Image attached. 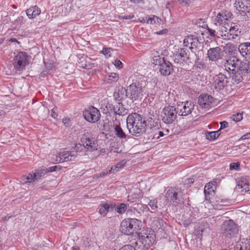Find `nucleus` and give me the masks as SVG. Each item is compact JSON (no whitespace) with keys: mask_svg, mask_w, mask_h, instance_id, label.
Here are the masks:
<instances>
[{"mask_svg":"<svg viewBox=\"0 0 250 250\" xmlns=\"http://www.w3.org/2000/svg\"><path fill=\"white\" fill-rule=\"evenodd\" d=\"M80 143L76 144L75 149L77 151H81L83 147L87 151L92 152L98 149V143L96 140L88 133L83 134L80 139Z\"/></svg>","mask_w":250,"mask_h":250,"instance_id":"nucleus-3","label":"nucleus"},{"mask_svg":"<svg viewBox=\"0 0 250 250\" xmlns=\"http://www.w3.org/2000/svg\"><path fill=\"white\" fill-rule=\"evenodd\" d=\"M235 7L240 14L245 16L250 14V0H235Z\"/></svg>","mask_w":250,"mask_h":250,"instance_id":"nucleus-13","label":"nucleus"},{"mask_svg":"<svg viewBox=\"0 0 250 250\" xmlns=\"http://www.w3.org/2000/svg\"><path fill=\"white\" fill-rule=\"evenodd\" d=\"M165 197L167 202L170 204L178 205L181 201L178 195L177 190L172 188H170L167 191Z\"/></svg>","mask_w":250,"mask_h":250,"instance_id":"nucleus-14","label":"nucleus"},{"mask_svg":"<svg viewBox=\"0 0 250 250\" xmlns=\"http://www.w3.org/2000/svg\"><path fill=\"white\" fill-rule=\"evenodd\" d=\"M155 128L149 126L146 121L142 123V140L144 143H147L150 140L152 139L154 136V130Z\"/></svg>","mask_w":250,"mask_h":250,"instance_id":"nucleus-10","label":"nucleus"},{"mask_svg":"<svg viewBox=\"0 0 250 250\" xmlns=\"http://www.w3.org/2000/svg\"><path fill=\"white\" fill-rule=\"evenodd\" d=\"M57 110V108L54 107L51 110V115L52 117H53L54 119H57L58 117V114L56 113Z\"/></svg>","mask_w":250,"mask_h":250,"instance_id":"nucleus-56","label":"nucleus"},{"mask_svg":"<svg viewBox=\"0 0 250 250\" xmlns=\"http://www.w3.org/2000/svg\"><path fill=\"white\" fill-rule=\"evenodd\" d=\"M213 98L208 94L201 95L198 98V103L202 108L209 109L211 107Z\"/></svg>","mask_w":250,"mask_h":250,"instance_id":"nucleus-17","label":"nucleus"},{"mask_svg":"<svg viewBox=\"0 0 250 250\" xmlns=\"http://www.w3.org/2000/svg\"><path fill=\"white\" fill-rule=\"evenodd\" d=\"M77 151H69L67 149H63L59 153V160H57L59 163L68 162L73 160L77 155Z\"/></svg>","mask_w":250,"mask_h":250,"instance_id":"nucleus-15","label":"nucleus"},{"mask_svg":"<svg viewBox=\"0 0 250 250\" xmlns=\"http://www.w3.org/2000/svg\"><path fill=\"white\" fill-rule=\"evenodd\" d=\"M110 50V48H103L102 53L106 57H109L111 56Z\"/></svg>","mask_w":250,"mask_h":250,"instance_id":"nucleus-50","label":"nucleus"},{"mask_svg":"<svg viewBox=\"0 0 250 250\" xmlns=\"http://www.w3.org/2000/svg\"><path fill=\"white\" fill-rule=\"evenodd\" d=\"M238 189H241V191L247 192L250 190V180L246 177H241L237 185Z\"/></svg>","mask_w":250,"mask_h":250,"instance_id":"nucleus-19","label":"nucleus"},{"mask_svg":"<svg viewBox=\"0 0 250 250\" xmlns=\"http://www.w3.org/2000/svg\"><path fill=\"white\" fill-rule=\"evenodd\" d=\"M115 135L121 139H126V136L119 125H116L114 127Z\"/></svg>","mask_w":250,"mask_h":250,"instance_id":"nucleus-32","label":"nucleus"},{"mask_svg":"<svg viewBox=\"0 0 250 250\" xmlns=\"http://www.w3.org/2000/svg\"><path fill=\"white\" fill-rule=\"evenodd\" d=\"M220 27H225L227 28V29H225V31L226 32V33H228V34H229L230 33L229 32V23H225V24H224V25H221V26Z\"/></svg>","mask_w":250,"mask_h":250,"instance_id":"nucleus-61","label":"nucleus"},{"mask_svg":"<svg viewBox=\"0 0 250 250\" xmlns=\"http://www.w3.org/2000/svg\"><path fill=\"white\" fill-rule=\"evenodd\" d=\"M198 67L203 69H207V68L206 65L202 62H200L198 63Z\"/></svg>","mask_w":250,"mask_h":250,"instance_id":"nucleus-64","label":"nucleus"},{"mask_svg":"<svg viewBox=\"0 0 250 250\" xmlns=\"http://www.w3.org/2000/svg\"><path fill=\"white\" fill-rule=\"evenodd\" d=\"M127 209V205L122 203L117 205L116 207L115 211L119 214H123L125 212Z\"/></svg>","mask_w":250,"mask_h":250,"instance_id":"nucleus-37","label":"nucleus"},{"mask_svg":"<svg viewBox=\"0 0 250 250\" xmlns=\"http://www.w3.org/2000/svg\"><path fill=\"white\" fill-rule=\"evenodd\" d=\"M194 108V104L189 102H182L177 105V113L179 116H186L190 114Z\"/></svg>","mask_w":250,"mask_h":250,"instance_id":"nucleus-12","label":"nucleus"},{"mask_svg":"<svg viewBox=\"0 0 250 250\" xmlns=\"http://www.w3.org/2000/svg\"><path fill=\"white\" fill-rule=\"evenodd\" d=\"M108 211V206L107 203L101 204L99 207V212L103 216L106 215Z\"/></svg>","mask_w":250,"mask_h":250,"instance_id":"nucleus-34","label":"nucleus"},{"mask_svg":"<svg viewBox=\"0 0 250 250\" xmlns=\"http://www.w3.org/2000/svg\"><path fill=\"white\" fill-rule=\"evenodd\" d=\"M178 55L180 56L182 58L187 60L188 59V56L187 54V49L184 48H180L178 50V51L176 53Z\"/></svg>","mask_w":250,"mask_h":250,"instance_id":"nucleus-43","label":"nucleus"},{"mask_svg":"<svg viewBox=\"0 0 250 250\" xmlns=\"http://www.w3.org/2000/svg\"><path fill=\"white\" fill-rule=\"evenodd\" d=\"M173 61L175 63L179 64L181 66H183L186 63L188 60L182 58L177 54H173Z\"/></svg>","mask_w":250,"mask_h":250,"instance_id":"nucleus-33","label":"nucleus"},{"mask_svg":"<svg viewBox=\"0 0 250 250\" xmlns=\"http://www.w3.org/2000/svg\"><path fill=\"white\" fill-rule=\"evenodd\" d=\"M200 46V42L199 41L198 38L194 36L193 41L192 43L191 46H189L188 48L192 51L193 49L197 50L199 49V46Z\"/></svg>","mask_w":250,"mask_h":250,"instance_id":"nucleus-36","label":"nucleus"},{"mask_svg":"<svg viewBox=\"0 0 250 250\" xmlns=\"http://www.w3.org/2000/svg\"><path fill=\"white\" fill-rule=\"evenodd\" d=\"M105 107H104V112L105 114L110 113L114 110V106L112 104L107 102L104 104Z\"/></svg>","mask_w":250,"mask_h":250,"instance_id":"nucleus-38","label":"nucleus"},{"mask_svg":"<svg viewBox=\"0 0 250 250\" xmlns=\"http://www.w3.org/2000/svg\"><path fill=\"white\" fill-rule=\"evenodd\" d=\"M178 55L180 56L182 58L187 60L188 59V56L187 54V49L184 48H180L178 50V51L176 53Z\"/></svg>","mask_w":250,"mask_h":250,"instance_id":"nucleus-42","label":"nucleus"},{"mask_svg":"<svg viewBox=\"0 0 250 250\" xmlns=\"http://www.w3.org/2000/svg\"><path fill=\"white\" fill-rule=\"evenodd\" d=\"M213 80L212 84L214 88L217 90L224 89V88L227 85L229 82L228 77L222 73H220L219 74L215 75L213 77Z\"/></svg>","mask_w":250,"mask_h":250,"instance_id":"nucleus-11","label":"nucleus"},{"mask_svg":"<svg viewBox=\"0 0 250 250\" xmlns=\"http://www.w3.org/2000/svg\"><path fill=\"white\" fill-rule=\"evenodd\" d=\"M114 65L116 68H121L123 66V63L119 60H115Z\"/></svg>","mask_w":250,"mask_h":250,"instance_id":"nucleus-55","label":"nucleus"},{"mask_svg":"<svg viewBox=\"0 0 250 250\" xmlns=\"http://www.w3.org/2000/svg\"><path fill=\"white\" fill-rule=\"evenodd\" d=\"M29 60V57L26 52H19L14 58L13 65L16 71H21L28 65Z\"/></svg>","mask_w":250,"mask_h":250,"instance_id":"nucleus-5","label":"nucleus"},{"mask_svg":"<svg viewBox=\"0 0 250 250\" xmlns=\"http://www.w3.org/2000/svg\"><path fill=\"white\" fill-rule=\"evenodd\" d=\"M177 114L176 107L169 105L164 108L161 113V117L165 124H170L176 119Z\"/></svg>","mask_w":250,"mask_h":250,"instance_id":"nucleus-8","label":"nucleus"},{"mask_svg":"<svg viewBox=\"0 0 250 250\" xmlns=\"http://www.w3.org/2000/svg\"><path fill=\"white\" fill-rule=\"evenodd\" d=\"M148 205L153 210H155L157 208V201L156 200H150Z\"/></svg>","mask_w":250,"mask_h":250,"instance_id":"nucleus-51","label":"nucleus"},{"mask_svg":"<svg viewBox=\"0 0 250 250\" xmlns=\"http://www.w3.org/2000/svg\"><path fill=\"white\" fill-rule=\"evenodd\" d=\"M215 182H209L207 184L204 188V193L206 200L209 199V195L214 193Z\"/></svg>","mask_w":250,"mask_h":250,"instance_id":"nucleus-24","label":"nucleus"},{"mask_svg":"<svg viewBox=\"0 0 250 250\" xmlns=\"http://www.w3.org/2000/svg\"><path fill=\"white\" fill-rule=\"evenodd\" d=\"M33 181L32 175L31 173H29L28 176H23L22 178L21 182H22V184H30Z\"/></svg>","mask_w":250,"mask_h":250,"instance_id":"nucleus-44","label":"nucleus"},{"mask_svg":"<svg viewBox=\"0 0 250 250\" xmlns=\"http://www.w3.org/2000/svg\"><path fill=\"white\" fill-rule=\"evenodd\" d=\"M215 19L220 24L224 25L225 23H228L227 22V18L224 17L223 12L219 13Z\"/></svg>","mask_w":250,"mask_h":250,"instance_id":"nucleus-39","label":"nucleus"},{"mask_svg":"<svg viewBox=\"0 0 250 250\" xmlns=\"http://www.w3.org/2000/svg\"><path fill=\"white\" fill-rule=\"evenodd\" d=\"M218 137L215 131L208 132L206 135V138L210 141L214 140Z\"/></svg>","mask_w":250,"mask_h":250,"instance_id":"nucleus-45","label":"nucleus"},{"mask_svg":"<svg viewBox=\"0 0 250 250\" xmlns=\"http://www.w3.org/2000/svg\"><path fill=\"white\" fill-rule=\"evenodd\" d=\"M129 89L130 92L129 98L133 101L139 99L140 96L141 87L137 86L136 83H133L129 85Z\"/></svg>","mask_w":250,"mask_h":250,"instance_id":"nucleus-20","label":"nucleus"},{"mask_svg":"<svg viewBox=\"0 0 250 250\" xmlns=\"http://www.w3.org/2000/svg\"><path fill=\"white\" fill-rule=\"evenodd\" d=\"M241 61L235 56H231L224 63L225 69L230 74L233 83H239L243 78L240 67Z\"/></svg>","mask_w":250,"mask_h":250,"instance_id":"nucleus-1","label":"nucleus"},{"mask_svg":"<svg viewBox=\"0 0 250 250\" xmlns=\"http://www.w3.org/2000/svg\"><path fill=\"white\" fill-rule=\"evenodd\" d=\"M113 96L115 100L121 101L128 96L127 90L123 86L119 87L118 91L114 93Z\"/></svg>","mask_w":250,"mask_h":250,"instance_id":"nucleus-23","label":"nucleus"},{"mask_svg":"<svg viewBox=\"0 0 250 250\" xmlns=\"http://www.w3.org/2000/svg\"><path fill=\"white\" fill-rule=\"evenodd\" d=\"M126 123L130 133L139 137L141 135V116L137 113H133L128 116Z\"/></svg>","mask_w":250,"mask_h":250,"instance_id":"nucleus-4","label":"nucleus"},{"mask_svg":"<svg viewBox=\"0 0 250 250\" xmlns=\"http://www.w3.org/2000/svg\"><path fill=\"white\" fill-rule=\"evenodd\" d=\"M152 80L151 78H147L145 76L142 77V86H147V84L151 82Z\"/></svg>","mask_w":250,"mask_h":250,"instance_id":"nucleus-48","label":"nucleus"},{"mask_svg":"<svg viewBox=\"0 0 250 250\" xmlns=\"http://www.w3.org/2000/svg\"><path fill=\"white\" fill-rule=\"evenodd\" d=\"M58 167H59V166H55L51 167L49 168L44 167V168H45V169L46 170V171H47L46 173H47L49 172L55 171L58 169Z\"/></svg>","mask_w":250,"mask_h":250,"instance_id":"nucleus-52","label":"nucleus"},{"mask_svg":"<svg viewBox=\"0 0 250 250\" xmlns=\"http://www.w3.org/2000/svg\"><path fill=\"white\" fill-rule=\"evenodd\" d=\"M250 139V132L243 135L240 139V140H245Z\"/></svg>","mask_w":250,"mask_h":250,"instance_id":"nucleus-59","label":"nucleus"},{"mask_svg":"<svg viewBox=\"0 0 250 250\" xmlns=\"http://www.w3.org/2000/svg\"><path fill=\"white\" fill-rule=\"evenodd\" d=\"M119 250H135V249L133 246L127 245L123 246Z\"/></svg>","mask_w":250,"mask_h":250,"instance_id":"nucleus-54","label":"nucleus"},{"mask_svg":"<svg viewBox=\"0 0 250 250\" xmlns=\"http://www.w3.org/2000/svg\"><path fill=\"white\" fill-rule=\"evenodd\" d=\"M224 16L225 17L227 18V21H228L229 19L232 16V14L229 11H226L223 12Z\"/></svg>","mask_w":250,"mask_h":250,"instance_id":"nucleus-57","label":"nucleus"},{"mask_svg":"<svg viewBox=\"0 0 250 250\" xmlns=\"http://www.w3.org/2000/svg\"><path fill=\"white\" fill-rule=\"evenodd\" d=\"M108 210H109L110 208L113 209V208H115V209L117 205L115 204V203H112L110 204H108Z\"/></svg>","mask_w":250,"mask_h":250,"instance_id":"nucleus-63","label":"nucleus"},{"mask_svg":"<svg viewBox=\"0 0 250 250\" xmlns=\"http://www.w3.org/2000/svg\"><path fill=\"white\" fill-rule=\"evenodd\" d=\"M26 13L29 19H33L41 13V10L37 6H34L28 9Z\"/></svg>","mask_w":250,"mask_h":250,"instance_id":"nucleus-28","label":"nucleus"},{"mask_svg":"<svg viewBox=\"0 0 250 250\" xmlns=\"http://www.w3.org/2000/svg\"><path fill=\"white\" fill-rule=\"evenodd\" d=\"M230 119L235 122H238L242 120L243 116L241 113H238L236 114L232 115Z\"/></svg>","mask_w":250,"mask_h":250,"instance_id":"nucleus-46","label":"nucleus"},{"mask_svg":"<svg viewBox=\"0 0 250 250\" xmlns=\"http://www.w3.org/2000/svg\"><path fill=\"white\" fill-rule=\"evenodd\" d=\"M194 182L193 178H188L186 179L184 182V184L187 187H189L190 186L191 184Z\"/></svg>","mask_w":250,"mask_h":250,"instance_id":"nucleus-53","label":"nucleus"},{"mask_svg":"<svg viewBox=\"0 0 250 250\" xmlns=\"http://www.w3.org/2000/svg\"><path fill=\"white\" fill-rule=\"evenodd\" d=\"M223 55L222 49L219 46L210 48L207 52L208 58L211 62L218 61L222 58Z\"/></svg>","mask_w":250,"mask_h":250,"instance_id":"nucleus-16","label":"nucleus"},{"mask_svg":"<svg viewBox=\"0 0 250 250\" xmlns=\"http://www.w3.org/2000/svg\"><path fill=\"white\" fill-rule=\"evenodd\" d=\"M46 170L45 169L44 167L41 169L36 170L35 172H32L30 173L33 177V180H38L41 179L42 177L44 176L46 173Z\"/></svg>","mask_w":250,"mask_h":250,"instance_id":"nucleus-30","label":"nucleus"},{"mask_svg":"<svg viewBox=\"0 0 250 250\" xmlns=\"http://www.w3.org/2000/svg\"><path fill=\"white\" fill-rule=\"evenodd\" d=\"M84 119L90 123H96L100 120L101 113L96 107L91 106L83 111Z\"/></svg>","mask_w":250,"mask_h":250,"instance_id":"nucleus-9","label":"nucleus"},{"mask_svg":"<svg viewBox=\"0 0 250 250\" xmlns=\"http://www.w3.org/2000/svg\"><path fill=\"white\" fill-rule=\"evenodd\" d=\"M165 61L166 60L164 57L160 56H155L153 57L151 62L154 64L160 66L162 63H164Z\"/></svg>","mask_w":250,"mask_h":250,"instance_id":"nucleus-35","label":"nucleus"},{"mask_svg":"<svg viewBox=\"0 0 250 250\" xmlns=\"http://www.w3.org/2000/svg\"><path fill=\"white\" fill-rule=\"evenodd\" d=\"M114 114L124 116L127 114L128 109L124 107L122 103H117L114 106Z\"/></svg>","mask_w":250,"mask_h":250,"instance_id":"nucleus-25","label":"nucleus"},{"mask_svg":"<svg viewBox=\"0 0 250 250\" xmlns=\"http://www.w3.org/2000/svg\"><path fill=\"white\" fill-rule=\"evenodd\" d=\"M173 70V66L171 63L167 60L165 61L164 63H162L159 66V69L161 74L164 76H167L170 75Z\"/></svg>","mask_w":250,"mask_h":250,"instance_id":"nucleus-18","label":"nucleus"},{"mask_svg":"<svg viewBox=\"0 0 250 250\" xmlns=\"http://www.w3.org/2000/svg\"><path fill=\"white\" fill-rule=\"evenodd\" d=\"M128 201L131 202H135L139 201V195L137 194H132L128 196Z\"/></svg>","mask_w":250,"mask_h":250,"instance_id":"nucleus-47","label":"nucleus"},{"mask_svg":"<svg viewBox=\"0 0 250 250\" xmlns=\"http://www.w3.org/2000/svg\"><path fill=\"white\" fill-rule=\"evenodd\" d=\"M194 37V36L192 35L188 36L184 40V46L186 47L191 46Z\"/></svg>","mask_w":250,"mask_h":250,"instance_id":"nucleus-41","label":"nucleus"},{"mask_svg":"<svg viewBox=\"0 0 250 250\" xmlns=\"http://www.w3.org/2000/svg\"><path fill=\"white\" fill-rule=\"evenodd\" d=\"M240 70L243 79L246 74L250 73V60H245L243 62L241 61Z\"/></svg>","mask_w":250,"mask_h":250,"instance_id":"nucleus-27","label":"nucleus"},{"mask_svg":"<svg viewBox=\"0 0 250 250\" xmlns=\"http://www.w3.org/2000/svg\"><path fill=\"white\" fill-rule=\"evenodd\" d=\"M234 250H250V239H242L234 247Z\"/></svg>","mask_w":250,"mask_h":250,"instance_id":"nucleus-22","label":"nucleus"},{"mask_svg":"<svg viewBox=\"0 0 250 250\" xmlns=\"http://www.w3.org/2000/svg\"><path fill=\"white\" fill-rule=\"evenodd\" d=\"M238 50L243 57L250 55V42L240 43L238 46Z\"/></svg>","mask_w":250,"mask_h":250,"instance_id":"nucleus-21","label":"nucleus"},{"mask_svg":"<svg viewBox=\"0 0 250 250\" xmlns=\"http://www.w3.org/2000/svg\"><path fill=\"white\" fill-rule=\"evenodd\" d=\"M140 221L136 219L128 218L124 220L121 223L120 231L126 235L136 234L140 238Z\"/></svg>","mask_w":250,"mask_h":250,"instance_id":"nucleus-2","label":"nucleus"},{"mask_svg":"<svg viewBox=\"0 0 250 250\" xmlns=\"http://www.w3.org/2000/svg\"><path fill=\"white\" fill-rule=\"evenodd\" d=\"M148 230L143 229L142 230V244H144L146 247L149 246L150 243H151V240L148 234L150 233H147Z\"/></svg>","mask_w":250,"mask_h":250,"instance_id":"nucleus-29","label":"nucleus"},{"mask_svg":"<svg viewBox=\"0 0 250 250\" xmlns=\"http://www.w3.org/2000/svg\"><path fill=\"white\" fill-rule=\"evenodd\" d=\"M126 161L125 160H122L118 164H117V165L111 167L110 168V169L108 170V172H109V173H112L115 172L119 171L120 169L124 167Z\"/></svg>","mask_w":250,"mask_h":250,"instance_id":"nucleus-31","label":"nucleus"},{"mask_svg":"<svg viewBox=\"0 0 250 250\" xmlns=\"http://www.w3.org/2000/svg\"><path fill=\"white\" fill-rule=\"evenodd\" d=\"M238 231L237 225L231 219L225 221L221 226V232L225 237L231 238Z\"/></svg>","mask_w":250,"mask_h":250,"instance_id":"nucleus-6","label":"nucleus"},{"mask_svg":"<svg viewBox=\"0 0 250 250\" xmlns=\"http://www.w3.org/2000/svg\"><path fill=\"white\" fill-rule=\"evenodd\" d=\"M225 29H227V28L225 27H220V35L224 40H232L235 39L239 36L240 33L239 26L232 22H231L230 25H229V34L226 33Z\"/></svg>","mask_w":250,"mask_h":250,"instance_id":"nucleus-7","label":"nucleus"},{"mask_svg":"<svg viewBox=\"0 0 250 250\" xmlns=\"http://www.w3.org/2000/svg\"><path fill=\"white\" fill-rule=\"evenodd\" d=\"M220 128L221 129H223L227 128L228 126V123L226 121H223L220 123Z\"/></svg>","mask_w":250,"mask_h":250,"instance_id":"nucleus-58","label":"nucleus"},{"mask_svg":"<svg viewBox=\"0 0 250 250\" xmlns=\"http://www.w3.org/2000/svg\"><path fill=\"white\" fill-rule=\"evenodd\" d=\"M240 164L238 163H231L229 165V169L230 170H236L239 169Z\"/></svg>","mask_w":250,"mask_h":250,"instance_id":"nucleus-49","label":"nucleus"},{"mask_svg":"<svg viewBox=\"0 0 250 250\" xmlns=\"http://www.w3.org/2000/svg\"><path fill=\"white\" fill-rule=\"evenodd\" d=\"M119 75L116 73H111L109 76L107 80L108 83L116 82L119 79Z\"/></svg>","mask_w":250,"mask_h":250,"instance_id":"nucleus-40","label":"nucleus"},{"mask_svg":"<svg viewBox=\"0 0 250 250\" xmlns=\"http://www.w3.org/2000/svg\"><path fill=\"white\" fill-rule=\"evenodd\" d=\"M161 21V19L155 15L146 16L143 18L142 22H146L150 24H155L160 23Z\"/></svg>","mask_w":250,"mask_h":250,"instance_id":"nucleus-26","label":"nucleus"},{"mask_svg":"<svg viewBox=\"0 0 250 250\" xmlns=\"http://www.w3.org/2000/svg\"><path fill=\"white\" fill-rule=\"evenodd\" d=\"M208 32L209 33V35L211 36H213V37H215V31L214 30L212 29L208 28Z\"/></svg>","mask_w":250,"mask_h":250,"instance_id":"nucleus-62","label":"nucleus"},{"mask_svg":"<svg viewBox=\"0 0 250 250\" xmlns=\"http://www.w3.org/2000/svg\"><path fill=\"white\" fill-rule=\"evenodd\" d=\"M24 18L22 16L19 17L15 21V23H21L23 22Z\"/></svg>","mask_w":250,"mask_h":250,"instance_id":"nucleus-60","label":"nucleus"}]
</instances>
